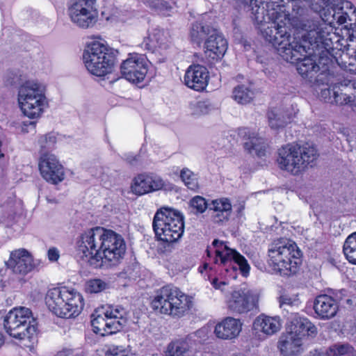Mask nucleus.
Here are the masks:
<instances>
[{"instance_id":"nucleus-22","label":"nucleus","mask_w":356,"mask_h":356,"mask_svg":"<svg viewBox=\"0 0 356 356\" xmlns=\"http://www.w3.org/2000/svg\"><path fill=\"white\" fill-rule=\"evenodd\" d=\"M333 102L339 106H353L356 99V82L344 81L332 87Z\"/></svg>"},{"instance_id":"nucleus-41","label":"nucleus","mask_w":356,"mask_h":356,"mask_svg":"<svg viewBox=\"0 0 356 356\" xmlns=\"http://www.w3.org/2000/svg\"><path fill=\"white\" fill-rule=\"evenodd\" d=\"M56 143V136L54 133H49L41 136L38 140V144L40 147V155L42 153H49L48 151L54 148Z\"/></svg>"},{"instance_id":"nucleus-21","label":"nucleus","mask_w":356,"mask_h":356,"mask_svg":"<svg viewBox=\"0 0 356 356\" xmlns=\"http://www.w3.org/2000/svg\"><path fill=\"white\" fill-rule=\"evenodd\" d=\"M238 136L244 142L245 149L252 155L261 157L265 155L266 144L263 138L259 137L256 132L252 131L248 127H241L238 129Z\"/></svg>"},{"instance_id":"nucleus-36","label":"nucleus","mask_w":356,"mask_h":356,"mask_svg":"<svg viewBox=\"0 0 356 356\" xmlns=\"http://www.w3.org/2000/svg\"><path fill=\"white\" fill-rule=\"evenodd\" d=\"M191 354V350L187 342L175 341L168 346L165 356H190Z\"/></svg>"},{"instance_id":"nucleus-4","label":"nucleus","mask_w":356,"mask_h":356,"mask_svg":"<svg viewBox=\"0 0 356 356\" xmlns=\"http://www.w3.org/2000/svg\"><path fill=\"white\" fill-rule=\"evenodd\" d=\"M300 255L301 252L293 241L279 238L270 244L268 264L274 273L289 276L297 272Z\"/></svg>"},{"instance_id":"nucleus-16","label":"nucleus","mask_w":356,"mask_h":356,"mask_svg":"<svg viewBox=\"0 0 356 356\" xmlns=\"http://www.w3.org/2000/svg\"><path fill=\"white\" fill-rule=\"evenodd\" d=\"M38 166L42 177L48 182L56 184L65 178L63 166L53 154L42 153Z\"/></svg>"},{"instance_id":"nucleus-6","label":"nucleus","mask_w":356,"mask_h":356,"mask_svg":"<svg viewBox=\"0 0 356 356\" xmlns=\"http://www.w3.org/2000/svg\"><path fill=\"white\" fill-rule=\"evenodd\" d=\"M45 303L53 314L65 318L77 316L83 308V296L76 290L65 286L49 289Z\"/></svg>"},{"instance_id":"nucleus-45","label":"nucleus","mask_w":356,"mask_h":356,"mask_svg":"<svg viewBox=\"0 0 356 356\" xmlns=\"http://www.w3.org/2000/svg\"><path fill=\"white\" fill-rule=\"evenodd\" d=\"M148 3L149 7L159 11H168L171 9L169 3L164 0H152Z\"/></svg>"},{"instance_id":"nucleus-10","label":"nucleus","mask_w":356,"mask_h":356,"mask_svg":"<svg viewBox=\"0 0 356 356\" xmlns=\"http://www.w3.org/2000/svg\"><path fill=\"white\" fill-rule=\"evenodd\" d=\"M126 314V310L120 305L97 308L90 315L93 332L106 336L120 331L127 322Z\"/></svg>"},{"instance_id":"nucleus-1","label":"nucleus","mask_w":356,"mask_h":356,"mask_svg":"<svg viewBox=\"0 0 356 356\" xmlns=\"http://www.w3.org/2000/svg\"><path fill=\"white\" fill-rule=\"evenodd\" d=\"M270 16L273 22L261 28L263 38L273 44L284 60L296 64L297 70L302 76L318 72L321 67L317 65L316 53L311 49L307 33L299 40L291 37L289 15L280 8L270 13Z\"/></svg>"},{"instance_id":"nucleus-48","label":"nucleus","mask_w":356,"mask_h":356,"mask_svg":"<svg viewBox=\"0 0 356 356\" xmlns=\"http://www.w3.org/2000/svg\"><path fill=\"white\" fill-rule=\"evenodd\" d=\"M321 97L327 102H330L332 104L333 102V94H332V88H325L321 90Z\"/></svg>"},{"instance_id":"nucleus-20","label":"nucleus","mask_w":356,"mask_h":356,"mask_svg":"<svg viewBox=\"0 0 356 356\" xmlns=\"http://www.w3.org/2000/svg\"><path fill=\"white\" fill-rule=\"evenodd\" d=\"M209 79V72L207 67L197 64L188 67L184 81L187 87L196 91H202L207 87Z\"/></svg>"},{"instance_id":"nucleus-26","label":"nucleus","mask_w":356,"mask_h":356,"mask_svg":"<svg viewBox=\"0 0 356 356\" xmlns=\"http://www.w3.org/2000/svg\"><path fill=\"white\" fill-rule=\"evenodd\" d=\"M242 323L233 317H227L218 323L214 330L216 336L222 339L236 338L241 331Z\"/></svg>"},{"instance_id":"nucleus-2","label":"nucleus","mask_w":356,"mask_h":356,"mask_svg":"<svg viewBox=\"0 0 356 356\" xmlns=\"http://www.w3.org/2000/svg\"><path fill=\"white\" fill-rule=\"evenodd\" d=\"M90 266L110 269L120 265L125 256L126 242L120 234L102 227L90 229Z\"/></svg>"},{"instance_id":"nucleus-17","label":"nucleus","mask_w":356,"mask_h":356,"mask_svg":"<svg viewBox=\"0 0 356 356\" xmlns=\"http://www.w3.org/2000/svg\"><path fill=\"white\" fill-rule=\"evenodd\" d=\"M39 263L35 261L32 254L26 249L20 248L10 253L7 266L17 274L26 275L37 268Z\"/></svg>"},{"instance_id":"nucleus-15","label":"nucleus","mask_w":356,"mask_h":356,"mask_svg":"<svg viewBox=\"0 0 356 356\" xmlns=\"http://www.w3.org/2000/svg\"><path fill=\"white\" fill-rule=\"evenodd\" d=\"M147 60L144 55L129 54L120 65L121 74L131 83L142 82L147 73Z\"/></svg>"},{"instance_id":"nucleus-55","label":"nucleus","mask_w":356,"mask_h":356,"mask_svg":"<svg viewBox=\"0 0 356 356\" xmlns=\"http://www.w3.org/2000/svg\"><path fill=\"white\" fill-rule=\"evenodd\" d=\"M196 108L200 111V113L202 114H205L208 111L206 104L202 102H197L196 104Z\"/></svg>"},{"instance_id":"nucleus-34","label":"nucleus","mask_w":356,"mask_h":356,"mask_svg":"<svg viewBox=\"0 0 356 356\" xmlns=\"http://www.w3.org/2000/svg\"><path fill=\"white\" fill-rule=\"evenodd\" d=\"M354 15L356 17V8L353 4L346 0H337V7L333 17L340 24H345L347 19L351 20L350 15Z\"/></svg>"},{"instance_id":"nucleus-11","label":"nucleus","mask_w":356,"mask_h":356,"mask_svg":"<svg viewBox=\"0 0 356 356\" xmlns=\"http://www.w3.org/2000/svg\"><path fill=\"white\" fill-rule=\"evenodd\" d=\"M6 332L19 341H29L36 334L37 323L30 309L14 308L5 316L3 321Z\"/></svg>"},{"instance_id":"nucleus-8","label":"nucleus","mask_w":356,"mask_h":356,"mask_svg":"<svg viewBox=\"0 0 356 356\" xmlns=\"http://www.w3.org/2000/svg\"><path fill=\"white\" fill-rule=\"evenodd\" d=\"M211 245L215 252L213 261L219 265L220 272L224 271L225 277L236 279L237 268L243 277L249 275L250 266L247 259L236 250L218 239L213 240Z\"/></svg>"},{"instance_id":"nucleus-58","label":"nucleus","mask_w":356,"mask_h":356,"mask_svg":"<svg viewBox=\"0 0 356 356\" xmlns=\"http://www.w3.org/2000/svg\"><path fill=\"white\" fill-rule=\"evenodd\" d=\"M208 268L211 270L212 267L209 266V264L207 262H205L202 266L199 267V271L202 273L204 270H207Z\"/></svg>"},{"instance_id":"nucleus-50","label":"nucleus","mask_w":356,"mask_h":356,"mask_svg":"<svg viewBox=\"0 0 356 356\" xmlns=\"http://www.w3.org/2000/svg\"><path fill=\"white\" fill-rule=\"evenodd\" d=\"M56 356H81L80 353L76 350L70 348H64L59 351Z\"/></svg>"},{"instance_id":"nucleus-23","label":"nucleus","mask_w":356,"mask_h":356,"mask_svg":"<svg viewBox=\"0 0 356 356\" xmlns=\"http://www.w3.org/2000/svg\"><path fill=\"white\" fill-rule=\"evenodd\" d=\"M313 308L319 319L329 320L337 315L339 311V303L332 296L320 295L315 298Z\"/></svg>"},{"instance_id":"nucleus-31","label":"nucleus","mask_w":356,"mask_h":356,"mask_svg":"<svg viewBox=\"0 0 356 356\" xmlns=\"http://www.w3.org/2000/svg\"><path fill=\"white\" fill-rule=\"evenodd\" d=\"M300 339L305 335H315L317 329L307 318L296 316L291 321V331Z\"/></svg>"},{"instance_id":"nucleus-35","label":"nucleus","mask_w":356,"mask_h":356,"mask_svg":"<svg viewBox=\"0 0 356 356\" xmlns=\"http://www.w3.org/2000/svg\"><path fill=\"white\" fill-rule=\"evenodd\" d=\"M254 94L250 86L245 85H238L233 89L232 97L240 104H247L250 103Z\"/></svg>"},{"instance_id":"nucleus-46","label":"nucleus","mask_w":356,"mask_h":356,"mask_svg":"<svg viewBox=\"0 0 356 356\" xmlns=\"http://www.w3.org/2000/svg\"><path fill=\"white\" fill-rule=\"evenodd\" d=\"M111 356H133L129 350L122 347H116L111 350Z\"/></svg>"},{"instance_id":"nucleus-19","label":"nucleus","mask_w":356,"mask_h":356,"mask_svg":"<svg viewBox=\"0 0 356 356\" xmlns=\"http://www.w3.org/2000/svg\"><path fill=\"white\" fill-rule=\"evenodd\" d=\"M241 3L247 5L250 8L252 14L254 15V19L261 24L259 29L262 28L263 26L268 24L270 22H273V19L270 16V13L273 10H276L280 8V10L286 13L284 8L280 5H277L276 8L269 9V3L266 0H239Z\"/></svg>"},{"instance_id":"nucleus-42","label":"nucleus","mask_w":356,"mask_h":356,"mask_svg":"<svg viewBox=\"0 0 356 356\" xmlns=\"http://www.w3.org/2000/svg\"><path fill=\"white\" fill-rule=\"evenodd\" d=\"M189 205L195 214L204 213L207 209H209V204L206 200L200 195L193 197L189 202Z\"/></svg>"},{"instance_id":"nucleus-51","label":"nucleus","mask_w":356,"mask_h":356,"mask_svg":"<svg viewBox=\"0 0 356 356\" xmlns=\"http://www.w3.org/2000/svg\"><path fill=\"white\" fill-rule=\"evenodd\" d=\"M227 282L225 280L219 281L217 277H215L211 281V284L216 289H220L223 291L224 286L227 285Z\"/></svg>"},{"instance_id":"nucleus-59","label":"nucleus","mask_w":356,"mask_h":356,"mask_svg":"<svg viewBox=\"0 0 356 356\" xmlns=\"http://www.w3.org/2000/svg\"><path fill=\"white\" fill-rule=\"evenodd\" d=\"M348 70L356 74V67H354V65L352 63H349Z\"/></svg>"},{"instance_id":"nucleus-14","label":"nucleus","mask_w":356,"mask_h":356,"mask_svg":"<svg viewBox=\"0 0 356 356\" xmlns=\"http://www.w3.org/2000/svg\"><path fill=\"white\" fill-rule=\"evenodd\" d=\"M259 294L255 290L240 289L233 291L226 302L228 310L234 314H244L259 307Z\"/></svg>"},{"instance_id":"nucleus-32","label":"nucleus","mask_w":356,"mask_h":356,"mask_svg":"<svg viewBox=\"0 0 356 356\" xmlns=\"http://www.w3.org/2000/svg\"><path fill=\"white\" fill-rule=\"evenodd\" d=\"M268 123L273 129L284 127L292 118V115L288 109L275 108L268 111L267 113Z\"/></svg>"},{"instance_id":"nucleus-29","label":"nucleus","mask_w":356,"mask_h":356,"mask_svg":"<svg viewBox=\"0 0 356 356\" xmlns=\"http://www.w3.org/2000/svg\"><path fill=\"white\" fill-rule=\"evenodd\" d=\"M278 347L284 356H293L300 353L302 350V341L300 337L294 333L288 332L279 341Z\"/></svg>"},{"instance_id":"nucleus-56","label":"nucleus","mask_w":356,"mask_h":356,"mask_svg":"<svg viewBox=\"0 0 356 356\" xmlns=\"http://www.w3.org/2000/svg\"><path fill=\"white\" fill-rule=\"evenodd\" d=\"M307 356H329L327 352L319 351L314 350V351L309 352Z\"/></svg>"},{"instance_id":"nucleus-12","label":"nucleus","mask_w":356,"mask_h":356,"mask_svg":"<svg viewBox=\"0 0 356 356\" xmlns=\"http://www.w3.org/2000/svg\"><path fill=\"white\" fill-rule=\"evenodd\" d=\"M302 29L307 32V37L312 51L316 52V60L323 71L328 70V66L332 62L329 52L330 40L327 38L326 32L320 26V22L314 19H307L302 24Z\"/></svg>"},{"instance_id":"nucleus-18","label":"nucleus","mask_w":356,"mask_h":356,"mask_svg":"<svg viewBox=\"0 0 356 356\" xmlns=\"http://www.w3.org/2000/svg\"><path fill=\"white\" fill-rule=\"evenodd\" d=\"M204 42V54L209 62L220 60L227 49V42L222 34L213 29Z\"/></svg>"},{"instance_id":"nucleus-63","label":"nucleus","mask_w":356,"mask_h":356,"mask_svg":"<svg viewBox=\"0 0 356 356\" xmlns=\"http://www.w3.org/2000/svg\"><path fill=\"white\" fill-rule=\"evenodd\" d=\"M200 332H201V331H200V330H198V331H197V332H196V333H197V334H200Z\"/></svg>"},{"instance_id":"nucleus-25","label":"nucleus","mask_w":356,"mask_h":356,"mask_svg":"<svg viewBox=\"0 0 356 356\" xmlns=\"http://www.w3.org/2000/svg\"><path fill=\"white\" fill-rule=\"evenodd\" d=\"M209 211L213 222L221 224L228 220L232 213V204L225 197L213 200L209 204Z\"/></svg>"},{"instance_id":"nucleus-7","label":"nucleus","mask_w":356,"mask_h":356,"mask_svg":"<svg viewBox=\"0 0 356 356\" xmlns=\"http://www.w3.org/2000/svg\"><path fill=\"white\" fill-rule=\"evenodd\" d=\"M45 86L35 81H27L18 90V102L24 115L30 119L41 117L49 102Z\"/></svg>"},{"instance_id":"nucleus-44","label":"nucleus","mask_w":356,"mask_h":356,"mask_svg":"<svg viewBox=\"0 0 356 356\" xmlns=\"http://www.w3.org/2000/svg\"><path fill=\"white\" fill-rule=\"evenodd\" d=\"M108 286V284L100 279L90 280V293H99Z\"/></svg>"},{"instance_id":"nucleus-9","label":"nucleus","mask_w":356,"mask_h":356,"mask_svg":"<svg viewBox=\"0 0 356 356\" xmlns=\"http://www.w3.org/2000/svg\"><path fill=\"white\" fill-rule=\"evenodd\" d=\"M152 226L159 241L174 243L179 239L184 233V217L175 209L162 207L156 212Z\"/></svg>"},{"instance_id":"nucleus-39","label":"nucleus","mask_w":356,"mask_h":356,"mask_svg":"<svg viewBox=\"0 0 356 356\" xmlns=\"http://www.w3.org/2000/svg\"><path fill=\"white\" fill-rule=\"evenodd\" d=\"M329 356H342L350 354L356 356V350L348 343H335L326 351Z\"/></svg>"},{"instance_id":"nucleus-62","label":"nucleus","mask_w":356,"mask_h":356,"mask_svg":"<svg viewBox=\"0 0 356 356\" xmlns=\"http://www.w3.org/2000/svg\"><path fill=\"white\" fill-rule=\"evenodd\" d=\"M232 356H244V355H233Z\"/></svg>"},{"instance_id":"nucleus-28","label":"nucleus","mask_w":356,"mask_h":356,"mask_svg":"<svg viewBox=\"0 0 356 356\" xmlns=\"http://www.w3.org/2000/svg\"><path fill=\"white\" fill-rule=\"evenodd\" d=\"M282 324L279 316H268L261 314L253 323V328L257 332H261L267 336H271L281 329Z\"/></svg>"},{"instance_id":"nucleus-38","label":"nucleus","mask_w":356,"mask_h":356,"mask_svg":"<svg viewBox=\"0 0 356 356\" xmlns=\"http://www.w3.org/2000/svg\"><path fill=\"white\" fill-rule=\"evenodd\" d=\"M213 28L207 24L196 22L193 24L191 30V40L200 44L205 36L210 35V33Z\"/></svg>"},{"instance_id":"nucleus-40","label":"nucleus","mask_w":356,"mask_h":356,"mask_svg":"<svg viewBox=\"0 0 356 356\" xmlns=\"http://www.w3.org/2000/svg\"><path fill=\"white\" fill-rule=\"evenodd\" d=\"M180 177L188 188L195 191L198 188L197 175L188 168H183L180 172Z\"/></svg>"},{"instance_id":"nucleus-49","label":"nucleus","mask_w":356,"mask_h":356,"mask_svg":"<svg viewBox=\"0 0 356 356\" xmlns=\"http://www.w3.org/2000/svg\"><path fill=\"white\" fill-rule=\"evenodd\" d=\"M47 257L49 261H57L60 257L59 251L56 248H50L47 252Z\"/></svg>"},{"instance_id":"nucleus-47","label":"nucleus","mask_w":356,"mask_h":356,"mask_svg":"<svg viewBox=\"0 0 356 356\" xmlns=\"http://www.w3.org/2000/svg\"><path fill=\"white\" fill-rule=\"evenodd\" d=\"M326 0H311L310 7L316 13L321 12L325 7Z\"/></svg>"},{"instance_id":"nucleus-37","label":"nucleus","mask_w":356,"mask_h":356,"mask_svg":"<svg viewBox=\"0 0 356 356\" xmlns=\"http://www.w3.org/2000/svg\"><path fill=\"white\" fill-rule=\"evenodd\" d=\"M343 251L347 260L356 265V232L347 237L343 243Z\"/></svg>"},{"instance_id":"nucleus-52","label":"nucleus","mask_w":356,"mask_h":356,"mask_svg":"<svg viewBox=\"0 0 356 356\" xmlns=\"http://www.w3.org/2000/svg\"><path fill=\"white\" fill-rule=\"evenodd\" d=\"M89 43L86 42L83 54V60L86 70H89Z\"/></svg>"},{"instance_id":"nucleus-61","label":"nucleus","mask_w":356,"mask_h":356,"mask_svg":"<svg viewBox=\"0 0 356 356\" xmlns=\"http://www.w3.org/2000/svg\"><path fill=\"white\" fill-rule=\"evenodd\" d=\"M207 253L208 257H211V247H208V248L207 249Z\"/></svg>"},{"instance_id":"nucleus-43","label":"nucleus","mask_w":356,"mask_h":356,"mask_svg":"<svg viewBox=\"0 0 356 356\" xmlns=\"http://www.w3.org/2000/svg\"><path fill=\"white\" fill-rule=\"evenodd\" d=\"M280 306L289 305L295 306L300 303L298 295L283 294L279 297Z\"/></svg>"},{"instance_id":"nucleus-3","label":"nucleus","mask_w":356,"mask_h":356,"mask_svg":"<svg viewBox=\"0 0 356 356\" xmlns=\"http://www.w3.org/2000/svg\"><path fill=\"white\" fill-rule=\"evenodd\" d=\"M318 156V150L313 145L288 144L278 149L277 162L281 170L298 175L308 166H312Z\"/></svg>"},{"instance_id":"nucleus-27","label":"nucleus","mask_w":356,"mask_h":356,"mask_svg":"<svg viewBox=\"0 0 356 356\" xmlns=\"http://www.w3.org/2000/svg\"><path fill=\"white\" fill-rule=\"evenodd\" d=\"M88 1L77 0L68 8V15L73 23L80 28L89 26Z\"/></svg>"},{"instance_id":"nucleus-60","label":"nucleus","mask_w":356,"mask_h":356,"mask_svg":"<svg viewBox=\"0 0 356 356\" xmlns=\"http://www.w3.org/2000/svg\"><path fill=\"white\" fill-rule=\"evenodd\" d=\"M4 343V338L2 333L0 332V348L3 345Z\"/></svg>"},{"instance_id":"nucleus-54","label":"nucleus","mask_w":356,"mask_h":356,"mask_svg":"<svg viewBox=\"0 0 356 356\" xmlns=\"http://www.w3.org/2000/svg\"><path fill=\"white\" fill-rule=\"evenodd\" d=\"M93 0H90V24L96 22L98 17V11L96 8L93 9Z\"/></svg>"},{"instance_id":"nucleus-30","label":"nucleus","mask_w":356,"mask_h":356,"mask_svg":"<svg viewBox=\"0 0 356 356\" xmlns=\"http://www.w3.org/2000/svg\"><path fill=\"white\" fill-rule=\"evenodd\" d=\"M168 40L163 31L154 29L152 34L145 38L141 45L145 49L154 52L159 49H166L168 47Z\"/></svg>"},{"instance_id":"nucleus-5","label":"nucleus","mask_w":356,"mask_h":356,"mask_svg":"<svg viewBox=\"0 0 356 356\" xmlns=\"http://www.w3.org/2000/svg\"><path fill=\"white\" fill-rule=\"evenodd\" d=\"M152 308L173 318H180L191 309V298L178 288L170 285L163 286L156 291L151 302Z\"/></svg>"},{"instance_id":"nucleus-57","label":"nucleus","mask_w":356,"mask_h":356,"mask_svg":"<svg viewBox=\"0 0 356 356\" xmlns=\"http://www.w3.org/2000/svg\"><path fill=\"white\" fill-rule=\"evenodd\" d=\"M35 125H36V122L35 121H31V122H24L23 123V127H22V131H28L27 129H26V127H32L33 129H35Z\"/></svg>"},{"instance_id":"nucleus-33","label":"nucleus","mask_w":356,"mask_h":356,"mask_svg":"<svg viewBox=\"0 0 356 356\" xmlns=\"http://www.w3.org/2000/svg\"><path fill=\"white\" fill-rule=\"evenodd\" d=\"M89 234L84 232L77 237L75 244L74 257L80 264L89 262Z\"/></svg>"},{"instance_id":"nucleus-64","label":"nucleus","mask_w":356,"mask_h":356,"mask_svg":"<svg viewBox=\"0 0 356 356\" xmlns=\"http://www.w3.org/2000/svg\"><path fill=\"white\" fill-rule=\"evenodd\" d=\"M48 202H51L52 201L49 199H47Z\"/></svg>"},{"instance_id":"nucleus-13","label":"nucleus","mask_w":356,"mask_h":356,"mask_svg":"<svg viewBox=\"0 0 356 356\" xmlns=\"http://www.w3.org/2000/svg\"><path fill=\"white\" fill-rule=\"evenodd\" d=\"M90 74L104 76L111 72L118 51L108 47L102 39L90 37Z\"/></svg>"},{"instance_id":"nucleus-24","label":"nucleus","mask_w":356,"mask_h":356,"mask_svg":"<svg viewBox=\"0 0 356 356\" xmlns=\"http://www.w3.org/2000/svg\"><path fill=\"white\" fill-rule=\"evenodd\" d=\"M163 180L159 177L140 174L136 177L131 184V191L138 195H142L158 191L163 186Z\"/></svg>"},{"instance_id":"nucleus-53","label":"nucleus","mask_w":356,"mask_h":356,"mask_svg":"<svg viewBox=\"0 0 356 356\" xmlns=\"http://www.w3.org/2000/svg\"><path fill=\"white\" fill-rule=\"evenodd\" d=\"M124 160L130 165H136L138 161H139V156H134L131 154H128L124 156Z\"/></svg>"}]
</instances>
